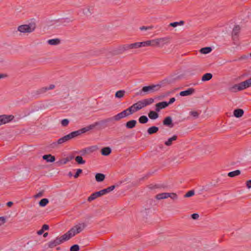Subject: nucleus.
<instances>
[{"instance_id":"0eeeda50","label":"nucleus","mask_w":251,"mask_h":251,"mask_svg":"<svg viewBox=\"0 0 251 251\" xmlns=\"http://www.w3.org/2000/svg\"><path fill=\"white\" fill-rule=\"evenodd\" d=\"M105 195V194L104 193V191H103V189H102L100 191H98V192H95V193L92 194L90 195V196H89L88 197V201H92L94 200L97 198L101 196H103V195Z\"/></svg>"},{"instance_id":"7ed1b4c3","label":"nucleus","mask_w":251,"mask_h":251,"mask_svg":"<svg viewBox=\"0 0 251 251\" xmlns=\"http://www.w3.org/2000/svg\"><path fill=\"white\" fill-rule=\"evenodd\" d=\"M35 28L36 24L34 23H30L28 24L19 26L17 28V30L21 33H30L33 32Z\"/></svg>"},{"instance_id":"a18cd8bd","label":"nucleus","mask_w":251,"mask_h":251,"mask_svg":"<svg viewBox=\"0 0 251 251\" xmlns=\"http://www.w3.org/2000/svg\"><path fill=\"white\" fill-rule=\"evenodd\" d=\"M99 122H95L91 125H90L88 126L90 130H93L97 126H99L100 125Z\"/></svg>"},{"instance_id":"8fccbe9b","label":"nucleus","mask_w":251,"mask_h":251,"mask_svg":"<svg viewBox=\"0 0 251 251\" xmlns=\"http://www.w3.org/2000/svg\"><path fill=\"white\" fill-rule=\"evenodd\" d=\"M69 121L68 119H65L61 121V125L63 126H66L69 124Z\"/></svg>"},{"instance_id":"473e14b6","label":"nucleus","mask_w":251,"mask_h":251,"mask_svg":"<svg viewBox=\"0 0 251 251\" xmlns=\"http://www.w3.org/2000/svg\"><path fill=\"white\" fill-rule=\"evenodd\" d=\"M240 174V171L239 170H235L232 172L228 173V176L231 177H233Z\"/></svg>"},{"instance_id":"dca6fc26","label":"nucleus","mask_w":251,"mask_h":251,"mask_svg":"<svg viewBox=\"0 0 251 251\" xmlns=\"http://www.w3.org/2000/svg\"><path fill=\"white\" fill-rule=\"evenodd\" d=\"M55 88V85L54 84H50L49 86H46L42 87L39 89L38 90V92L39 94H43L45 93L46 91L52 90Z\"/></svg>"},{"instance_id":"bb28decb","label":"nucleus","mask_w":251,"mask_h":251,"mask_svg":"<svg viewBox=\"0 0 251 251\" xmlns=\"http://www.w3.org/2000/svg\"><path fill=\"white\" fill-rule=\"evenodd\" d=\"M101 152L103 155L107 156L111 152V149L109 147H105L101 149Z\"/></svg>"},{"instance_id":"4c0bfd02","label":"nucleus","mask_w":251,"mask_h":251,"mask_svg":"<svg viewBox=\"0 0 251 251\" xmlns=\"http://www.w3.org/2000/svg\"><path fill=\"white\" fill-rule=\"evenodd\" d=\"M60 41L58 39H50L48 41V43L51 45H56L59 43Z\"/></svg>"},{"instance_id":"e433bc0d","label":"nucleus","mask_w":251,"mask_h":251,"mask_svg":"<svg viewBox=\"0 0 251 251\" xmlns=\"http://www.w3.org/2000/svg\"><path fill=\"white\" fill-rule=\"evenodd\" d=\"M148 118L146 116H142L139 118V122L141 124H146L148 122Z\"/></svg>"},{"instance_id":"393cba45","label":"nucleus","mask_w":251,"mask_h":251,"mask_svg":"<svg viewBox=\"0 0 251 251\" xmlns=\"http://www.w3.org/2000/svg\"><path fill=\"white\" fill-rule=\"evenodd\" d=\"M177 136L176 135H174L173 137L169 138L167 141H166L164 144L167 146H170L172 145L173 142L174 141H176L177 139Z\"/></svg>"},{"instance_id":"2eb2a0df","label":"nucleus","mask_w":251,"mask_h":251,"mask_svg":"<svg viewBox=\"0 0 251 251\" xmlns=\"http://www.w3.org/2000/svg\"><path fill=\"white\" fill-rule=\"evenodd\" d=\"M168 106V103L166 101H162L156 104L155 110L157 112L160 111L162 109L165 108Z\"/></svg>"},{"instance_id":"5fc2aeb1","label":"nucleus","mask_w":251,"mask_h":251,"mask_svg":"<svg viewBox=\"0 0 251 251\" xmlns=\"http://www.w3.org/2000/svg\"><path fill=\"white\" fill-rule=\"evenodd\" d=\"M192 218L194 220H197L199 218V215L197 213H194L191 215Z\"/></svg>"},{"instance_id":"bf43d9fd","label":"nucleus","mask_w":251,"mask_h":251,"mask_svg":"<svg viewBox=\"0 0 251 251\" xmlns=\"http://www.w3.org/2000/svg\"><path fill=\"white\" fill-rule=\"evenodd\" d=\"M49 226L47 225H44L42 226V228L44 230H47L48 229H49Z\"/></svg>"},{"instance_id":"49530a36","label":"nucleus","mask_w":251,"mask_h":251,"mask_svg":"<svg viewBox=\"0 0 251 251\" xmlns=\"http://www.w3.org/2000/svg\"><path fill=\"white\" fill-rule=\"evenodd\" d=\"M190 115L195 117V118H197L199 116V113L196 111H192L189 113Z\"/></svg>"},{"instance_id":"f3484780","label":"nucleus","mask_w":251,"mask_h":251,"mask_svg":"<svg viewBox=\"0 0 251 251\" xmlns=\"http://www.w3.org/2000/svg\"><path fill=\"white\" fill-rule=\"evenodd\" d=\"M163 123L164 125L169 126L170 127H172L173 126V125L172 124V119L171 117L169 116L165 118Z\"/></svg>"},{"instance_id":"774afa93","label":"nucleus","mask_w":251,"mask_h":251,"mask_svg":"<svg viewBox=\"0 0 251 251\" xmlns=\"http://www.w3.org/2000/svg\"><path fill=\"white\" fill-rule=\"evenodd\" d=\"M67 161H68V160H65V162H64V163L66 164Z\"/></svg>"},{"instance_id":"de8ad7c7","label":"nucleus","mask_w":251,"mask_h":251,"mask_svg":"<svg viewBox=\"0 0 251 251\" xmlns=\"http://www.w3.org/2000/svg\"><path fill=\"white\" fill-rule=\"evenodd\" d=\"M195 194V192L194 190H190L188 191L185 195L184 197L188 198L191 196H193Z\"/></svg>"},{"instance_id":"ea45409f","label":"nucleus","mask_w":251,"mask_h":251,"mask_svg":"<svg viewBox=\"0 0 251 251\" xmlns=\"http://www.w3.org/2000/svg\"><path fill=\"white\" fill-rule=\"evenodd\" d=\"M49 203V200L48 199H46V198H44V199H42L39 204V205L42 206V207H44L48 203Z\"/></svg>"},{"instance_id":"423d86ee","label":"nucleus","mask_w":251,"mask_h":251,"mask_svg":"<svg viewBox=\"0 0 251 251\" xmlns=\"http://www.w3.org/2000/svg\"><path fill=\"white\" fill-rule=\"evenodd\" d=\"M66 241H68V240L64 239L63 237V235H62L60 237H57L56 239H55L54 240L50 241L48 243V246L50 248H52Z\"/></svg>"},{"instance_id":"f257e3e1","label":"nucleus","mask_w":251,"mask_h":251,"mask_svg":"<svg viewBox=\"0 0 251 251\" xmlns=\"http://www.w3.org/2000/svg\"><path fill=\"white\" fill-rule=\"evenodd\" d=\"M84 223H80L75 225L68 232L63 235V239L69 240L76 234L80 233L85 228Z\"/></svg>"},{"instance_id":"9d476101","label":"nucleus","mask_w":251,"mask_h":251,"mask_svg":"<svg viewBox=\"0 0 251 251\" xmlns=\"http://www.w3.org/2000/svg\"><path fill=\"white\" fill-rule=\"evenodd\" d=\"M170 38L169 37L158 38L159 47H162L170 43Z\"/></svg>"},{"instance_id":"72a5a7b5","label":"nucleus","mask_w":251,"mask_h":251,"mask_svg":"<svg viewBox=\"0 0 251 251\" xmlns=\"http://www.w3.org/2000/svg\"><path fill=\"white\" fill-rule=\"evenodd\" d=\"M75 160L78 164H84L85 163V161L83 160L81 156H76L75 157Z\"/></svg>"},{"instance_id":"79ce46f5","label":"nucleus","mask_w":251,"mask_h":251,"mask_svg":"<svg viewBox=\"0 0 251 251\" xmlns=\"http://www.w3.org/2000/svg\"><path fill=\"white\" fill-rule=\"evenodd\" d=\"M140 43V46L141 47H147V46H151V42L150 40H148L144 42H139Z\"/></svg>"},{"instance_id":"cd10ccee","label":"nucleus","mask_w":251,"mask_h":251,"mask_svg":"<svg viewBox=\"0 0 251 251\" xmlns=\"http://www.w3.org/2000/svg\"><path fill=\"white\" fill-rule=\"evenodd\" d=\"M149 117L151 120H155L158 118V114L154 111H151L148 114Z\"/></svg>"},{"instance_id":"a878e982","label":"nucleus","mask_w":251,"mask_h":251,"mask_svg":"<svg viewBox=\"0 0 251 251\" xmlns=\"http://www.w3.org/2000/svg\"><path fill=\"white\" fill-rule=\"evenodd\" d=\"M136 123L137 122L136 120H130L126 123V126L127 128H132L135 126Z\"/></svg>"},{"instance_id":"a211bd4d","label":"nucleus","mask_w":251,"mask_h":251,"mask_svg":"<svg viewBox=\"0 0 251 251\" xmlns=\"http://www.w3.org/2000/svg\"><path fill=\"white\" fill-rule=\"evenodd\" d=\"M43 158L47 162H53L55 160V157L51 154L44 155L43 156Z\"/></svg>"},{"instance_id":"c9c22d12","label":"nucleus","mask_w":251,"mask_h":251,"mask_svg":"<svg viewBox=\"0 0 251 251\" xmlns=\"http://www.w3.org/2000/svg\"><path fill=\"white\" fill-rule=\"evenodd\" d=\"M126 92L125 90L118 91L115 94V97L118 98H122L124 97Z\"/></svg>"},{"instance_id":"5701e85b","label":"nucleus","mask_w":251,"mask_h":251,"mask_svg":"<svg viewBox=\"0 0 251 251\" xmlns=\"http://www.w3.org/2000/svg\"><path fill=\"white\" fill-rule=\"evenodd\" d=\"M158 130H159V128L158 127L155 126H152L149 127L148 129L147 132L149 135H151L152 134L156 133L158 131Z\"/></svg>"},{"instance_id":"603ef678","label":"nucleus","mask_w":251,"mask_h":251,"mask_svg":"<svg viewBox=\"0 0 251 251\" xmlns=\"http://www.w3.org/2000/svg\"><path fill=\"white\" fill-rule=\"evenodd\" d=\"M82 172V170L80 169H78L76 170V172L75 174V175L74 176V177L75 178H76L78 177L80 174H81Z\"/></svg>"},{"instance_id":"6e6d98bb","label":"nucleus","mask_w":251,"mask_h":251,"mask_svg":"<svg viewBox=\"0 0 251 251\" xmlns=\"http://www.w3.org/2000/svg\"><path fill=\"white\" fill-rule=\"evenodd\" d=\"M43 195V192H39L38 193H37L36 195L34 196V197L35 198H38L39 197H41Z\"/></svg>"},{"instance_id":"b1692460","label":"nucleus","mask_w":251,"mask_h":251,"mask_svg":"<svg viewBox=\"0 0 251 251\" xmlns=\"http://www.w3.org/2000/svg\"><path fill=\"white\" fill-rule=\"evenodd\" d=\"M244 114L243 110L241 109H237L234 110L233 114L235 117L240 118Z\"/></svg>"},{"instance_id":"4be33fe9","label":"nucleus","mask_w":251,"mask_h":251,"mask_svg":"<svg viewBox=\"0 0 251 251\" xmlns=\"http://www.w3.org/2000/svg\"><path fill=\"white\" fill-rule=\"evenodd\" d=\"M169 193H162L156 195L155 198L157 200L165 199L169 198Z\"/></svg>"},{"instance_id":"e2e57ef3","label":"nucleus","mask_w":251,"mask_h":251,"mask_svg":"<svg viewBox=\"0 0 251 251\" xmlns=\"http://www.w3.org/2000/svg\"><path fill=\"white\" fill-rule=\"evenodd\" d=\"M13 205V202L9 201L7 203V205L9 207Z\"/></svg>"},{"instance_id":"0e129e2a","label":"nucleus","mask_w":251,"mask_h":251,"mask_svg":"<svg viewBox=\"0 0 251 251\" xmlns=\"http://www.w3.org/2000/svg\"><path fill=\"white\" fill-rule=\"evenodd\" d=\"M68 176H70V177H71L73 176V174L72 173L70 172L68 173Z\"/></svg>"},{"instance_id":"412c9836","label":"nucleus","mask_w":251,"mask_h":251,"mask_svg":"<svg viewBox=\"0 0 251 251\" xmlns=\"http://www.w3.org/2000/svg\"><path fill=\"white\" fill-rule=\"evenodd\" d=\"M87 131H88L87 130V129L85 126L79 130L73 131V134H74L75 137H76L78 136V135H80L81 134L84 133Z\"/></svg>"},{"instance_id":"864d4df0","label":"nucleus","mask_w":251,"mask_h":251,"mask_svg":"<svg viewBox=\"0 0 251 251\" xmlns=\"http://www.w3.org/2000/svg\"><path fill=\"white\" fill-rule=\"evenodd\" d=\"M6 222V219L4 217H0V226L3 225Z\"/></svg>"},{"instance_id":"3c124183","label":"nucleus","mask_w":251,"mask_h":251,"mask_svg":"<svg viewBox=\"0 0 251 251\" xmlns=\"http://www.w3.org/2000/svg\"><path fill=\"white\" fill-rule=\"evenodd\" d=\"M153 28V26H143L140 27V29L141 30H148L151 29Z\"/></svg>"},{"instance_id":"c03bdc74","label":"nucleus","mask_w":251,"mask_h":251,"mask_svg":"<svg viewBox=\"0 0 251 251\" xmlns=\"http://www.w3.org/2000/svg\"><path fill=\"white\" fill-rule=\"evenodd\" d=\"M115 188V186L114 185H112L106 189H104L103 191H104L105 194L108 193L110 192L111 191H113Z\"/></svg>"},{"instance_id":"4468645a","label":"nucleus","mask_w":251,"mask_h":251,"mask_svg":"<svg viewBox=\"0 0 251 251\" xmlns=\"http://www.w3.org/2000/svg\"><path fill=\"white\" fill-rule=\"evenodd\" d=\"M123 118L134 113V110H132L131 106H130L126 109L120 113Z\"/></svg>"},{"instance_id":"f8f14e48","label":"nucleus","mask_w":251,"mask_h":251,"mask_svg":"<svg viewBox=\"0 0 251 251\" xmlns=\"http://www.w3.org/2000/svg\"><path fill=\"white\" fill-rule=\"evenodd\" d=\"M195 92V90L193 88H189L186 90L181 91L180 92L179 95L181 96H187L193 94Z\"/></svg>"},{"instance_id":"338daca9","label":"nucleus","mask_w":251,"mask_h":251,"mask_svg":"<svg viewBox=\"0 0 251 251\" xmlns=\"http://www.w3.org/2000/svg\"><path fill=\"white\" fill-rule=\"evenodd\" d=\"M86 127L87 128V130H88V131H90V129H89V127L88 126H86Z\"/></svg>"},{"instance_id":"c756f323","label":"nucleus","mask_w":251,"mask_h":251,"mask_svg":"<svg viewBox=\"0 0 251 251\" xmlns=\"http://www.w3.org/2000/svg\"><path fill=\"white\" fill-rule=\"evenodd\" d=\"M244 89H246L251 86V77L249 79L242 82Z\"/></svg>"},{"instance_id":"9b49d317","label":"nucleus","mask_w":251,"mask_h":251,"mask_svg":"<svg viewBox=\"0 0 251 251\" xmlns=\"http://www.w3.org/2000/svg\"><path fill=\"white\" fill-rule=\"evenodd\" d=\"M139 48H140L139 42H136L131 44L126 45L123 47L124 50H128L131 49H137Z\"/></svg>"},{"instance_id":"2f4dec72","label":"nucleus","mask_w":251,"mask_h":251,"mask_svg":"<svg viewBox=\"0 0 251 251\" xmlns=\"http://www.w3.org/2000/svg\"><path fill=\"white\" fill-rule=\"evenodd\" d=\"M212 50L211 47H205L201 49L200 52L202 54H207Z\"/></svg>"},{"instance_id":"c85d7f7f","label":"nucleus","mask_w":251,"mask_h":251,"mask_svg":"<svg viewBox=\"0 0 251 251\" xmlns=\"http://www.w3.org/2000/svg\"><path fill=\"white\" fill-rule=\"evenodd\" d=\"M96 180L98 182L102 181L105 178V176L103 174L97 173L95 176Z\"/></svg>"},{"instance_id":"f704fd0d","label":"nucleus","mask_w":251,"mask_h":251,"mask_svg":"<svg viewBox=\"0 0 251 251\" xmlns=\"http://www.w3.org/2000/svg\"><path fill=\"white\" fill-rule=\"evenodd\" d=\"M184 22L183 21H180L179 22H176L170 23V26L175 27L177 26L182 25H184Z\"/></svg>"},{"instance_id":"4d7b16f0","label":"nucleus","mask_w":251,"mask_h":251,"mask_svg":"<svg viewBox=\"0 0 251 251\" xmlns=\"http://www.w3.org/2000/svg\"><path fill=\"white\" fill-rule=\"evenodd\" d=\"M176 100V99L175 98H172L170 99V100L169 102H167V103H168V106L170 104H172L174 102H175Z\"/></svg>"},{"instance_id":"6e6552de","label":"nucleus","mask_w":251,"mask_h":251,"mask_svg":"<svg viewBox=\"0 0 251 251\" xmlns=\"http://www.w3.org/2000/svg\"><path fill=\"white\" fill-rule=\"evenodd\" d=\"M229 91L231 92H237L244 90L242 82L240 83L235 84L228 88Z\"/></svg>"},{"instance_id":"39448f33","label":"nucleus","mask_w":251,"mask_h":251,"mask_svg":"<svg viewBox=\"0 0 251 251\" xmlns=\"http://www.w3.org/2000/svg\"><path fill=\"white\" fill-rule=\"evenodd\" d=\"M160 88L159 85H152L150 86H144L142 88L141 90L140 91L139 94L141 96L146 95L150 93H153L155 91L158 90Z\"/></svg>"},{"instance_id":"680f3d73","label":"nucleus","mask_w":251,"mask_h":251,"mask_svg":"<svg viewBox=\"0 0 251 251\" xmlns=\"http://www.w3.org/2000/svg\"><path fill=\"white\" fill-rule=\"evenodd\" d=\"M6 76L5 74H0V79L5 78Z\"/></svg>"},{"instance_id":"052dcab7","label":"nucleus","mask_w":251,"mask_h":251,"mask_svg":"<svg viewBox=\"0 0 251 251\" xmlns=\"http://www.w3.org/2000/svg\"><path fill=\"white\" fill-rule=\"evenodd\" d=\"M43 232H44V230L43 229H41L37 232V233L39 235H41L43 233Z\"/></svg>"},{"instance_id":"a19ab883","label":"nucleus","mask_w":251,"mask_h":251,"mask_svg":"<svg viewBox=\"0 0 251 251\" xmlns=\"http://www.w3.org/2000/svg\"><path fill=\"white\" fill-rule=\"evenodd\" d=\"M150 41L151 42V46H152V47H159V44H158L159 43H158V38L151 40Z\"/></svg>"},{"instance_id":"58836bf2","label":"nucleus","mask_w":251,"mask_h":251,"mask_svg":"<svg viewBox=\"0 0 251 251\" xmlns=\"http://www.w3.org/2000/svg\"><path fill=\"white\" fill-rule=\"evenodd\" d=\"M240 27L239 25H236L234 27L232 30V35L237 36L238 33L240 32Z\"/></svg>"},{"instance_id":"6ab92c4d","label":"nucleus","mask_w":251,"mask_h":251,"mask_svg":"<svg viewBox=\"0 0 251 251\" xmlns=\"http://www.w3.org/2000/svg\"><path fill=\"white\" fill-rule=\"evenodd\" d=\"M122 117L121 116V114L120 113H118V114L116 115L115 116L110 117L108 119H107L106 121V122H112L113 121H119L120 119H122Z\"/></svg>"},{"instance_id":"f03ea898","label":"nucleus","mask_w":251,"mask_h":251,"mask_svg":"<svg viewBox=\"0 0 251 251\" xmlns=\"http://www.w3.org/2000/svg\"><path fill=\"white\" fill-rule=\"evenodd\" d=\"M154 100L153 98L145 99L134 103L131 106L132 110H134V113L147 106L148 105L151 104L154 102Z\"/></svg>"},{"instance_id":"69168bd1","label":"nucleus","mask_w":251,"mask_h":251,"mask_svg":"<svg viewBox=\"0 0 251 251\" xmlns=\"http://www.w3.org/2000/svg\"><path fill=\"white\" fill-rule=\"evenodd\" d=\"M47 235H48V233L46 232V233H44V237H46L47 236Z\"/></svg>"},{"instance_id":"1a4fd4ad","label":"nucleus","mask_w":251,"mask_h":251,"mask_svg":"<svg viewBox=\"0 0 251 251\" xmlns=\"http://www.w3.org/2000/svg\"><path fill=\"white\" fill-rule=\"evenodd\" d=\"M12 119H13V116L11 115L7 116V115H3L0 116V124L1 125L2 124H6V123L10 122V121H11L12 120Z\"/></svg>"},{"instance_id":"7c9ffc66","label":"nucleus","mask_w":251,"mask_h":251,"mask_svg":"<svg viewBox=\"0 0 251 251\" xmlns=\"http://www.w3.org/2000/svg\"><path fill=\"white\" fill-rule=\"evenodd\" d=\"M212 77V75L211 73H206L204 74L201 77L202 81H208L211 79Z\"/></svg>"},{"instance_id":"09e8293b","label":"nucleus","mask_w":251,"mask_h":251,"mask_svg":"<svg viewBox=\"0 0 251 251\" xmlns=\"http://www.w3.org/2000/svg\"><path fill=\"white\" fill-rule=\"evenodd\" d=\"M79 247L78 245H74L71 247L70 251H78Z\"/></svg>"},{"instance_id":"37998d69","label":"nucleus","mask_w":251,"mask_h":251,"mask_svg":"<svg viewBox=\"0 0 251 251\" xmlns=\"http://www.w3.org/2000/svg\"><path fill=\"white\" fill-rule=\"evenodd\" d=\"M169 198H170L174 201H176L178 199V196L176 193H169Z\"/></svg>"},{"instance_id":"aec40b11","label":"nucleus","mask_w":251,"mask_h":251,"mask_svg":"<svg viewBox=\"0 0 251 251\" xmlns=\"http://www.w3.org/2000/svg\"><path fill=\"white\" fill-rule=\"evenodd\" d=\"M87 131H88L87 130V129L85 126L79 130L73 131V134H74L75 137H76L78 136V135H80L81 134L84 133Z\"/></svg>"},{"instance_id":"20e7f679","label":"nucleus","mask_w":251,"mask_h":251,"mask_svg":"<svg viewBox=\"0 0 251 251\" xmlns=\"http://www.w3.org/2000/svg\"><path fill=\"white\" fill-rule=\"evenodd\" d=\"M75 138L73 132H72L71 133H69V134L65 135L63 136L62 138H60L59 139L57 142H53L51 145V148H56L57 147L58 145L62 144L65 142H67V141L71 140L73 138Z\"/></svg>"},{"instance_id":"13d9d810","label":"nucleus","mask_w":251,"mask_h":251,"mask_svg":"<svg viewBox=\"0 0 251 251\" xmlns=\"http://www.w3.org/2000/svg\"><path fill=\"white\" fill-rule=\"evenodd\" d=\"M247 186L248 188H251V179L247 182Z\"/></svg>"},{"instance_id":"ddd939ff","label":"nucleus","mask_w":251,"mask_h":251,"mask_svg":"<svg viewBox=\"0 0 251 251\" xmlns=\"http://www.w3.org/2000/svg\"><path fill=\"white\" fill-rule=\"evenodd\" d=\"M123 118L134 113V110H132L131 106H130L126 109L120 113Z\"/></svg>"}]
</instances>
